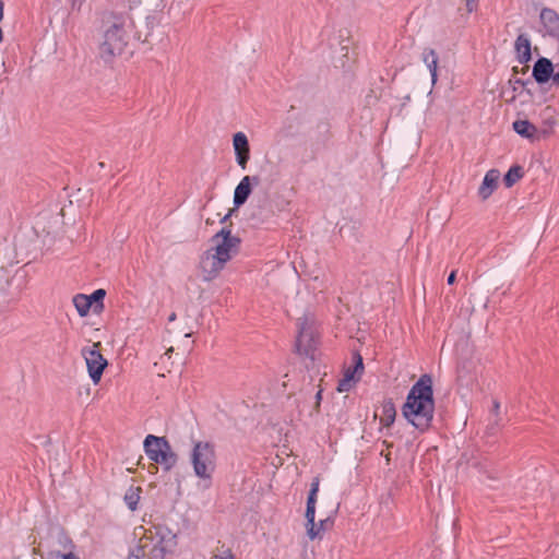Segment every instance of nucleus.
Masks as SVG:
<instances>
[{
    "mask_svg": "<svg viewBox=\"0 0 559 559\" xmlns=\"http://www.w3.org/2000/svg\"><path fill=\"white\" fill-rule=\"evenodd\" d=\"M355 366L353 368L346 369L343 379L340 380L337 385L338 392H348L362 373L364 364L361 356L357 354L355 355Z\"/></svg>",
    "mask_w": 559,
    "mask_h": 559,
    "instance_id": "12",
    "label": "nucleus"
},
{
    "mask_svg": "<svg viewBox=\"0 0 559 559\" xmlns=\"http://www.w3.org/2000/svg\"><path fill=\"white\" fill-rule=\"evenodd\" d=\"M455 277H456V272L452 271L450 273V275L448 276V280H447L448 284L452 285L455 282Z\"/></svg>",
    "mask_w": 559,
    "mask_h": 559,
    "instance_id": "29",
    "label": "nucleus"
},
{
    "mask_svg": "<svg viewBox=\"0 0 559 559\" xmlns=\"http://www.w3.org/2000/svg\"><path fill=\"white\" fill-rule=\"evenodd\" d=\"M100 343H95L91 347L82 349V355L85 359L88 376L94 384L100 381L104 369L107 366V360L99 352Z\"/></svg>",
    "mask_w": 559,
    "mask_h": 559,
    "instance_id": "9",
    "label": "nucleus"
},
{
    "mask_svg": "<svg viewBox=\"0 0 559 559\" xmlns=\"http://www.w3.org/2000/svg\"><path fill=\"white\" fill-rule=\"evenodd\" d=\"M402 414L417 430L424 432L430 428L435 414L431 376L423 374L413 384L402 407Z\"/></svg>",
    "mask_w": 559,
    "mask_h": 559,
    "instance_id": "2",
    "label": "nucleus"
},
{
    "mask_svg": "<svg viewBox=\"0 0 559 559\" xmlns=\"http://www.w3.org/2000/svg\"><path fill=\"white\" fill-rule=\"evenodd\" d=\"M189 461L194 475L204 483L206 488L210 487L217 466L215 445L209 441H193Z\"/></svg>",
    "mask_w": 559,
    "mask_h": 559,
    "instance_id": "4",
    "label": "nucleus"
},
{
    "mask_svg": "<svg viewBox=\"0 0 559 559\" xmlns=\"http://www.w3.org/2000/svg\"><path fill=\"white\" fill-rule=\"evenodd\" d=\"M500 403L497 400L492 401V409H491V420L496 426H499L500 417H499Z\"/></svg>",
    "mask_w": 559,
    "mask_h": 559,
    "instance_id": "26",
    "label": "nucleus"
},
{
    "mask_svg": "<svg viewBox=\"0 0 559 559\" xmlns=\"http://www.w3.org/2000/svg\"><path fill=\"white\" fill-rule=\"evenodd\" d=\"M210 242L198 263L199 276L205 283L217 278L226 264L239 253L241 239L224 227L212 236Z\"/></svg>",
    "mask_w": 559,
    "mask_h": 559,
    "instance_id": "1",
    "label": "nucleus"
},
{
    "mask_svg": "<svg viewBox=\"0 0 559 559\" xmlns=\"http://www.w3.org/2000/svg\"><path fill=\"white\" fill-rule=\"evenodd\" d=\"M141 3V0H117L116 5L124 11H131Z\"/></svg>",
    "mask_w": 559,
    "mask_h": 559,
    "instance_id": "25",
    "label": "nucleus"
},
{
    "mask_svg": "<svg viewBox=\"0 0 559 559\" xmlns=\"http://www.w3.org/2000/svg\"><path fill=\"white\" fill-rule=\"evenodd\" d=\"M523 168L519 165L512 166L506 174L504 185L510 188L523 177Z\"/></svg>",
    "mask_w": 559,
    "mask_h": 559,
    "instance_id": "23",
    "label": "nucleus"
},
{
    "mask_svg": "<svg viewBox=\"0 0 559 559\" xmlns=\"http://www.w3.org/2000/svg\"><path fill=\"white\" fill-rule=\"evenodd\" d=\"M396 417V409L391 399L384 400L381 404L380 424L390 427Z\"/></svg>",
    "mask_w": 559,
    "mask_h": 559,
    "instance_id": "20",
    "label": "nucleus"
},
{
    "mask_svg": "<svg viewBox=\"0 0 559 559\" xmlns=\"http://www.w3.org/2000/svg\"><path fill=\"white\" fill-rule=\"evenodd\" d=\"M58 542L59 544L62 546V548L64 550H67V552H60V551H51L49 554V556L51 558H56V559H80L76 555L73 554V548H74V545L72 543V540L67 536L64 535L63 533H60L58 535Z\"/></svg>",
    "mask_w": 559,
    "mask_h": 559,
    "instance_id": "19",
    "label": "nucleus"
},
{
    "mask_svg": "<svg viewBox=\"0 0 559 559\" xmlns=\"http://www.w3.org/2000/svg\"><path fill=\"white\" fill-rule=\"evenodd\" d=\"M554 122H549V129H538L535 124L528 120H515L513 122V130L522 138L530 140L531 142H538L545 140L550 134V129Z\"/></svg>",
    "mask_w": 559,
    "mask_h": 559,
    "instance_id": "10",
    "label": "nucleus"
},
{
    "mask_svg": "<svg viewBox=\"0 0 559 559\" xmlns=\"http://www.w3.org/2000/svg\"><path fill=\"white\" fill-rule=\"evenodd\" d=\"M500 173L497 169H490L486 173L481 185L478 188V195L481 200H487L497 189Z\"/></svg>",
    "mask_w": 559,
    "mask_h": 559,
    "instance_id": "15",
    "label": "nucleus"
},
{
    "mask_svg": "<svg viewBox=\"0 0 559 559\" xmlns=\"http://www.w3.org/2000/svg\"><path fill=\"white\" fill-rule=\"evenodd\" d=\"M316 399H317V402L319 403L320 400L322 399V392L319 391L317 394H316Z\"/></svg>",
    "mask_w": 559,
    "mask_h": 559,
    "instance_id": "34",
    "label": "nucleus"
},
{
    "mask_svg": "<svg viewBox=\"0 0 559 559\" xmlns=\"http://www.w3.org/2000/svg\"><path fill=\"white\" fill-rule=\"evenodd\" d=\"M233 146L236 155V162L241 169L245 170L250 159V147L247 135L243 132L235 133L233 136Z\"/></svg>",
    "mask_w": 559,
    "mask_h": 559,
    "instance_id": "11",
    "label": "nucleus"
},
{
    "mask_svg": "<svg viewBox=\"0 0 559 559\" xmlns=\"http://www.w3.org/2000/svg\"><path fill=\"white\" fill-rule=\"evenodd\" d=\"M554 72V66L550 60L540 58L533 68V76L538 83H546Z\"/></svg>",
    "mask_w": 559,
    "mask_h": 559,
    "instance_id": "17",
    "label": "nucleus"
},
{
    "mask_svg": "<svg viewBox=\"0 0 559 559\" xmlns=\"http://www.w3.org/2000/svg\"><path fill=\"white\" fill-rule=\"evenodd\" d=\"M143 447L147 457L160 464L164 469L170 471L177 464L178 456L173 451L171 445L165 437L147 435L144 439Z\"/></svg>",
    "mask_w": 559,
    "mask_h": 559,
    "instance_id": "6",
    "label": "nucleus"
},
{
    "mask_svg": "<svg viewBox=\"0 0 559 559\" xmlns=\"http://www.w3.org/2000/svg\"><path fill=\"white\" fill-rule=\"evenodd\" d=\"M141 491L142 489L140 487L134 486L129 487L126 491L123 500L131 511H135L138 509Z\"/></svg>",
    "mask_w": 559,
    "mask_h": 559,
    "instance_id": "21",
    "label": "nucleus"
},
{
    "mask_svg": "<svg viewBox=\"0 0 559 559\" xmlns=\"http://www.w3.org/2000/svg\"><path fill=\"white\" fill-rule=\"evenodd\" d=\"M516 58L520 63H526L531 60V40L525 34H520L514 44Z\"/></svg>",
    "mask_w": 559,
    "mask_h": 559,
    "instance_id": "18",
    "label": "nucleus"
},
{
    "mask_svg": "<svg viewBox=\"0 0 559 559\" xmlns=\"http://www.w3.org/2000/svg\"><path fill=\"white\" fill-rule=\"evenodd\" d=\"M540 22L546 34L551 37L559 38V15L551 9H543L540 12Z\"/></svg>",
    "mask_w": 559,
    "mask_h": 559,
    "instance_id": "14",
    "label": "nucleus"
},
{
    "mask_svg": "<svg viewBox=\"0 0 559 559\" xmlns=\"http://www.w3.org/2000/svg\"><path fill=\"white\" fill-rule=\"evenodd\" d=\"M231 215V212L227 213L223 218H222V223H225Z\"/></svg>",
    "mask_w": 559,
    "mask_h": 559,
    "instance_id": "32",
    "label": "nucleus"
},
{
    "mask_svg": "<svg viewBox=\"0 0 559 559\" xmlns=\"http://www.w3.org/2000/svg\"><path fill=\"white\" fill-rule=\"evenodd\" d=\"M146 548V544H139L130 550L127 559H141L143 556L147 555Z\"/></svg>",
    "mask_w": 559,
    "mask_h": 559,
    "instance_id": "24",
    "label": "nucleus"
},
{
    "mask_svg": "<svg viewBox=\"0 0 559 559\" xmlns=\"http://www.w3.org/2000/svg\"><path fill=\"white\" fill-rule=\"evenodd\" d=\"M175 320H176V313H175V312H173V313L169 316L168 321H169V322H173V321H175Z\"/></svg>",
    "mask_w": 559,
    "mask_h": 559,
    "instance_id": "33",
    "label": "nucleus"
},
{
    "mask_svg": "<svg viewBox=\"0 0 559 559\" xmlns=\"http://www.w3.org/2000/svg\"><path fill=\"white\" fill-rule=\"evenodd\" d=\"M260 179L257 176H245L237 185L234 192V204L236 206L242 205L251 193V183L259 185Z\"/></svg>",
    "mask_w": 559,
    "mask_h": 559,
    "instance_id": "13",
    "label": "nucleus"
},
{
    "mask_svg": "<svg viewBox=\"0 0 559 559\" xmlns=\"http://www.w3.org/2000/svg\"><path fill=\"white\" fill-rule=\"evenodd\" d=\"M105 295H106V292L100 288V289L94 290L90 296H87V298L91 300V305H93V302H97V301L102 302Z\"/></svg>",
    "mask_w": 559,
    "mask_h": 559,
    "instance_id": "27",
    "label": "nucleus"
},
{
    "mask_svg": "<svg viewBox=\"0 0 559 559\" xmlns=\"http://www.w3.org/2000/svg\"><path fill=\"white\" fill-rule=\"evenodd\" d=\"M73 305L80 317L87 316L92 307L91 300L87 298V295L83 294H78L73 297Z\"/></svg>",
    "mask_w": 559,
    "mask_h": 559,
    "instance_id": "22",
    "label": "nucleus"
},
{
    "mask_svg": "<svg viewBox=\"0 0 559 559\" xmlns=\"http://www.w3.org/2000/svg\"><path fill=\"white\" fill-rule=\"evenodd\" d=\"M132 25L133 21L128 13H110L104 33V40L99 46V53L103 59L108 61L124 51Z\"/></svg>",
    "mask_w": 559,
    "mask_h": 559,
    "instance_id": "3",
    "label": "nucleus"
},
{
    "mask_svg": "<svg viewBox=\"0 0 559 559\" xmlns=\"http://www.w3.org/2000/svg\"><path fill=\"white\" fill-rule=\"evenodd\" d=\"M474 1H475V0H466V8H467V11H468V12H473V11H474V9H475V7H474V4H473V3H474Z\"/></svg>",
    "mask_w": 559,
    "mask_h": 559,
    "instance_id": "30",
    "label": "nucleus"
},
{
    "mask_svg": "<svg viewBox=\"0 0 559 559\" xmlns=\"http://www.w3.org/2000/svg\"><path fill=\"white\" fill-rule=\"evenodd\" d=\"M320 479L319 477H314L310 485V491L307 499V508H306V528L308 537L313 540L321 536V533L325 531L328 523H330V519L320 520L318 524L314 522L316 518V503L317 497L319 492Z\"/></svg>",
    "mask_w": 559,
    "mask_h": 559,
    "instance_id": "7",
    "label": "nucleus"
},
{
    "mask_svg": "<svg viewBox=\"0 0 559 559\" xmlns=\"http://www.w3.org/2000/svg\"><path fill=\"white\" fill-rule=\"evenodd\" d=\"M550 79L552 80V82L555 84H559V72L558 73H554L551 74Z\"/></svg>",
    "mask_w": 559,
    "mask_h": 559,
    "instance_id": "31",
    "label": "nucleus"
},
{
    "mask_svg": "<svg viewBox=\"0 0 559 559\" xmlns=\"http://www.w3.org/2000/svg\"><path fill=\"white\" fill-rule=\"evenodd\" d=\"M298 335L296 340V348L299 354L310 355L316 347V332L313 329V320L308 316L298 319Z\"/></svg>",
    "mask_w": 559,
    "mask_h": 559,
    "instance_id": "8",
    "label": "nucleus"
},
{
    "mask_svg": "<svg viewBox=\"0 0 559 559\" xmlns=\"http://www.w3.org/2000/svg\"><path fill=\"white\" fill-rule=\"evenodd\" d=\"M421 60L428 68L431 76V85L435 86L438 81V53L435 49L425 48L421 52Z\"/></svg>",
    "mask_w": 559,
    "mask_h": 559,
    "instance_id": "16",
    "label": "nucleus"
},
{
    "mask_svg": "<svg viewBox=\"0 0 559 559\" xmlns=\"http://www.w3.org/2000/svg\"><path fill=\"white\" fill-rule=\"evenodd\" d=\"M211 559H233V555L227 551L224 556L221 555H214Z\"/></svg>",
    "mask_w": 559,
    "mask_h": 559,
    "instance_id": "28",
    "label": "nucleus"
},
{
    "mask_svg": "<svg viewBox=\"0 0 559 559\" xmlns=\"http://www.w3.org/2000/svg\"><path fill=\"white\" fill-rule=\"evenodd\" d=\"M140 544H146L148 559H165L167 554L174 552L177 547V536L166 527L156 526L148 530Z\"/></svg>",
    "mask_w": 559,
    "mask_h": 559,
    "instance_id": "5",
    "label": "nucleus"
}]
</instances>
